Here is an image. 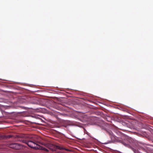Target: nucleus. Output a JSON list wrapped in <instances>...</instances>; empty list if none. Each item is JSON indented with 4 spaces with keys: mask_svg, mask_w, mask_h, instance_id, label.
<instances>
[{
    "mask_svg": "<svg viewBox=\"0 0 153 153\" xmlns=\"http://www.w3.org/2000/svg\"><path fill=\"white\" fill-rule=\"evenodd\" d=\"M10 146V148L16 149H18L21 148L20 146L19 145V144L17 143H14L11 144Z\"/></svg>",
    "mask_w": 153,
    "mask_h": 153,
    "instance_id": "nucleus-2",
    "label": "nucleus"
},
{
    "mask_svg": "<svg viewBox=\"0 0 153 153\" xmlns=\"http://www.w3.org/2000/svg\"><path fill=\"white\" fill-rule=\"evenodd\" d=\"M52 145V146H54L53 145Z\"/></svg>",
    "mask_w": 153,
    "mask_h": 153,
    "instance_id": "nucleus-5",
    "label": "nucleus"
},
{
    "mask_svg": "<svg viewBox=\"0 0 153 153\" xmlns=\"http://www.w3.org/2000/svg\"><path fill=\"white\" fill-rule=\"evenodd\" d=\"M24 142L27 144L30 147L35 149H39L40 148V146L33 141H25Z\"/></svg>",
    "mask_w": 153,
    "mask_h": 153,
    "instance_id": "nucleus-1",
    "label": "nucleus"
},
{
    "mask_svg": "<svg viewBox=\"0 0 153 153\" xmlns=\"http://www.w3.org/2000/svg\"><path fill=\"white\" fill-rule=\"evenodd\" d=\"M39 149H42V150H44L45 151H48V150L46 149H45V148L42 147H41L40 146V148H39Z\"/></svg>",
    "mask_w": 153,
    "mask_h": 153,
    "instance_id": "nucleus-4",
    "label": "nucleus"
},
{
    "mask_svg": "<svg viewBox=\"0 0 153 153\" xmlns=\"http://www.w3.org/2000/svg\"><path fill=\"white\" fill-rule=\"evenodd\" d=\"M39 149H42V150H44L45 151H48V150L46 149H45V148L42 147H41L40 146V148H39Z\"/></svg>",
    "mask_w": 153,
    "mask_h": 153,
    "instance_id": "nucleus-3",
    "label": "nucleus"
}]
</instances>
